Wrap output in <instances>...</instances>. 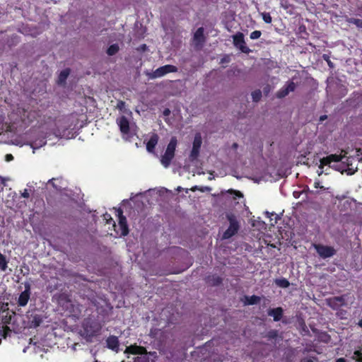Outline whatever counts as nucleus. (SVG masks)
<instances>
[{
	"label": "nucleus",
	"mask_w": 362,
	"mask_h": 362,
	"mask_svg": "<svg viewBox=\"0 0 362 362\" xmlns=\"http://www.w3.org/2000/svg\"><path fill=\"white\" fill-rule=\"evenodd\" d=\"M351 358L356 362H362V348L355 350L351 356Z\"/></svg>",
	"instance_id": "27"
},
{
	"label": "nucleus",
	"mask_w": 362,
	"mask_h": 362,
	"mask_svg": "<svg viewBox=\"0 0 362 362\" xmlns=\"http://www.w3.org/2000/svg\"><path fill=\"white\" fill-rule=\"evenodd\" d=\"M314 247L318 255L323 259L331 257L336 253L334 248L331 246L317 244L315 245Z\"/></svg>",
	"instance_id": "8"
},
{
	"label": "nucleus",
	"mask_w": 362,
	"mask_h": 362,
	"mask_svg": "<svg viewBox=\"0 0 362 362\" xmlns=\"http://www.w3.org/2000/svg\"><path fill=\"white\" fill-rule=\"evenodd\" d=\"M159 136L157 134L153 133L146 143V150L149 153H153L155 148L158 142Z\"/></svg>",
	"instance_id": "16"
},
{
	"label": "nucleus",
	"mask_w": 362,
	"mask_h": 362,
	"mask_svg": "<svg viewBox=\"0 0 362 362\" xmlns=\"http://www.w3.org/2000/svg\"><path fill=\"white\" fill-rule=\"evenodd\" d=\"M300 362H314V361L310 358H303L300 361Z\"/></svg>",
	"instance_id": "41"
},
{
	"label": "nucleus",
	"mask_w": 362,
	"mask_h": 362,
	"mask_svg": "<svg viewBox=\"0 0 362 362\" xmlns=\"http://www.w3.org/2000/svg\"><path fill=\"white\" fill-rule=\"evenodd\" d=\"M102 329V325L94 316H88L82 322V335L86 338L97 336Z\"/></svg>",
	"instance_id": "1"
},
{
	"label": "nucleus",
	"mask_w": 362,
	"mask_h": 362,
	"mask_svg": "<svg viewBox=\"0 0 362 362\" xmlns=\"http://www.w3.org/2000/svg\"><path fill=\"white\" fill-rule=\"evenodd\" d=\"M124 104L125 103L122 100H119L117 103V107L119 109V110H122L124 106Z\"/></svg>",
	"instance_id": "36"
},
{
	"label": "nucleus",
	"mask_w": 362,
	"mask_h": 362,
	"mask_svg": "<svg viewBox=\"0 0 362 362\" xmlns=\"http://www.w3.org/2000/svg\"><path fill=\"white\" fill-rule=\"evenodd\" d=\"M326 118H327L326 115L321 116L320 117V120L322 121V120L325 119Z\"/></svg>",
	"instance_id": "46"
},
{
	"label": "nucleus",
	"mask_w": 362,
	"mask_h": 362,
	"mask_svg": "<svg viewBox=\"0 0 362 362\" xmlns=\"http://www.w3.org/2000/svg\"><path fill=\"white\" fill-rule=\"evenodd\" d=\"M238 146V144H233V147L236 148Z\"/></svg>",
	"instance_id": "50"
},
{
	"label": "nucleus",
	"mask_w": 362,
	"mask_h": 362,
	"mask_svg": "<svg viewBox=\"0 0 362 362\" xmlns=\"http://www.w3.org/2000/svg\"><path fill=\"white\" fill-rule=\"evenodd\" d=\"M275 284L281 288H288L290 286L289 281L285 278L276 279Z\"/></svg>",
	"instance_id": "23"
},
{
	"label": "nucleus",
	"mask_w": 362,
	"mask_h": 362,
	"mask_svg": "<svg viewBox=\"0 0 362 362\" xmlns=\"http://www.w3.org/2000/svg\"><path fill=\"white\" fill-rule=\"evenodd\" d=\"M261 16L262 17L263 21L266 23H272V16H271L269 13L263 12V13H261Z\"/></svg>",
	"instance_id": "30"
},
{
	"label": "nucleus",
	"mask_w": 362,
	"mask_h": 362,
	"mask_svg": "<svg viewBox=\"0 0 362 362\" xmlns=\"http://www.w3.org/2000/svg\"><path fill=\"white\" fill-rule=\"evenodd\" d=\"M146 47V45H142V49H145Z\"/></svg>",
	"instance_id": "48"
},
{
	"label": "nucleus",
	"mask_w": 362,
	"mask_h": 362,
	"mask_svg": "<svg viewBox=\"0 0 362 362\" xmlns=\"http://www.w3.org/2000/svg\"><path fill=\"white\" fill-rule=\"evenodd\" d=\"M341 153H344L343 154L341 153L339 155L330 154L326 157L321 158L320 160L319 168L322 170L324 168V166L330 165L331 163H332V162H335V163L340 162L344 158H346V163L347 166L351 165V164L349 163L350 158L346 156L347 152L345 151H341Z\"/></svg>",
	"instance_id": "3"
},
{
	"label": "nucleus",
	"mask_w": 362,
	"mask_h": 362,
	"mask_svg": "<svg viewBox=\"0 0 362 362\" xmlns=\"http://www.w3.org/2000/svg\"><path fill=\"white\" fill-rule=\"evenodd\" d=\"M119 50V47L117 44L111 45L107 49V54L109 56H113L117 54Z\"/></svg>",
	"instance_id": "25"
},
{
	"label": "nucleus",
	"mask_w": 362,
	"mask_h": 362,
	"mask_svg": "<svg viewBox=\"0 0 362 362\" xmlns=\"http://www.w3.org/2000/svg\"><path fill=\"white\" fill-rule=\"evenodd\" d=\"M106 346L109 349L118 351L119 346L118 338L115 335L109 336L106 339Z\"/></svg>",
	"instance_id": "15"
},
{
	"label": "nucleus",
	"mask_w": 362,
	"mask_h": 362,
	"mask_svg": "<svg viewBox=\"0 0 362 362\" xmlns=\"http://www.w3.org/2000/svg\"><path fill=\"white\" fill-rule=\"evenodd\" d=\"M327 62H328L329 66H332V62L330 61H328Z\"/></svg>",
	"instance_id": "47"
},
{
	"label": "nucleus",
	"mask_w": 362,
	"mask_h": 362,
	"mask_svg": "<svg viewBox=\"0 0 362 362\" xmlns=\"http://www.w3.org/2000/svg\"><path fill=\"white\" fill-rule=\"evenodd\" d=\"M202 144V139L199 133H197L194 136L192 148L189 154V160L191 161L196 160L199 156V151Z\"/></svg>",
	"instance_id": "7"
},
{
	"label": "nucleus",
	"mask_w": 362,
	"mask_h": 362,
	"mask_svg": "<svg viewBox=\"0 0 362 362\" xmlns=\"http://www.w3.org/2000/svg\"><path fill=\"white\" fill-rule=\"evenodd\" d=\"M104 216H105V218L107 221L108 220L107 218H109V219H110V220H111V221L112 220V218H111V216H110L109 214H107V213H106V214L104 215Z\"/></svg>",
	"instance_id": "40"
},
{
	"label": "nucleus",
	"mask_w": 362,
	"mask_h": 362,
	"mask_svg": "<svg viewBox=\"0 0 362 362\" xmlns=\"http://www.w3.org/2000/svg\"><path fill=\"white\" fill-rule=\"evenodd\" d=\"M5 160L7 162H10L13 160V156H12V154H10V153L6 154L5 156Z\"/></svg>",
	"instance_id": "34"
},
{
	"label": "nucleus",
	"mask_w": 362,
	"mask_h": 362,
	"mask_svg": "<svg viewBox=\"0 0 362 362\" xmlns=\"http://www.w3.org/2000/svg\"><path fill=\"white\" fill-rule=\"evenodd\" d=\"M24 286H25V290L23 292H21V293L20 294V296L18 298V301H17L18 305L21 306V307H24L28 304V300L30 297V293H30V289H31L30 284L29 283H25Z\"/></svg>",
	"instance_id": "10"
},
{
	"label": "nucleus",
	"mask_w": 362,
	"mask_h": 362,
	"mask_svg": "<svg viewBox=\"0 0 362 362\" xmlns=\"http://www.w3.org/2000/svg\"><path fill=\"white\" fill-rule=\"evenodd\" d=\"M43 322V318L41 315H32L30 317V323L32 327L36 328L39 327Z\"/></svg>",
	"instance_id": "21"
},
{
	"label": "nucleus",
	"mask_w": 362,
	"mask_h": 362,
	"mask_svg": "<svg viewBox=\"0 0 362 362\" xmlns=\"http://www.w3.org/2000/svg\"><path fill=\"white\" fill-rule=\"evenodd\" d=\"M124 353L132 355H146L148 354L146 347L136 345V344L127 346Z\"/></svg>",
	"instance_id": "14"
},
{
	"label": "nucleus",
	"mask_w": 362,
	"mask_h": 362,
	"mask_svg": "<svg viewBox=\"0 0 362 362\" xmlns=\"http://www.w3.org/2000/svg\"><path fill=\"white\" fill-rule=\"evenodd\" d=\"M177 144V138L175 136H173L167 146L164 154L160 158V163L165 168H168L172 160L174 158Z\"/></svg>",
	"instance_id": "2"
},
{
	"label": "nucleus",
	"mask_w": 362,
	"mask_h": 362,
	"mask_svg": "<svg viewBox=\"0 0 362 362\" xmlns=\"http://www.w3.org/2000/svg\"><path fill=\"white\" fill-rule=\"evenodd\" d=\"M206 283L212 286H219L222 284L223 279L216 274L209 275L206 279Z\"/></svg>",
	"instance_id": "18"
},
{
	"label": "nucleus",
	"mask_w": 362,
	"mask_h": 362,
	"mask_svg": "<svg viewBox=\"0 0 362 362\" xmlns=\"http://www.w3.org/2000/svg\"><path fill=\"white\" fill-rule=\"evenodd\" d=\"M260 297L252 295V296H245L243 300L244 305H252L259 303Z\"/></svg>",
	"instance_id": "20"
},
{
	"label": "nucleus",
	"mask_w": 362,
	"mask_h": 362,
	"mask_svg": "<svg viewBox=\"0 0 362 362\" xmlns=\"http://www.w3.org/2000/svg\"><path fill=\"white\" fill-rule=\"evenodd\" d=\"M56 182H58L59 183L62 182V179L59 178H52L49 180L48 183L51 184L52 187L56 189L57 191H62L63 189V187L61 185H56Z\"/></svg>",
	"instance_id": "26"
},
{
	"label": "nucleus",
	"mask_w": 362,
	"mask_h": 362,
	"mask_svg": "<svg viewBox=\"0 0 362 362\" xmlns=\"http://www.w3.org/2000/svg\"><path fill=\"white\" fill-rule=\"evenodd\" d=\"M262 33L260 30H255L250 33V37L252 40H256L261 37Z\"/></svg>",
	"instance_id": "31"
},
{
	"label": "nucleus",
	"mask_w": 362,
	"mask_h": 362,
	"mask_svg": "<svg viewBox=\"0 0 362 362\" xmlns=\"http://www.w3.org/2000/svg\"><path fill=\"white\" fill-rule=\"evenodd\" d=\"M177 71V67L171 65V64H167L162 66L158 69H156L155 71H153L152 74L150 75L151 78H160L163 76H165L167 74L169 73H175Z\"/></svg>",
	"instance_id": "6"
},
{
	"label": "nucleus",
	"mask_w": 362,
	"mask_h": 362,
	"mask_svg": "<svg viewBox=\"0 0 362 362\" xmlns=\"http://www.w3.org/2000/svg\"><path fill=\"white\" fill-rule=\"evenodd\" d=\"M140 361H144L145 362H148V358H146V356L144 357H136L134 359V362H140Z\"/></svg>",
	"instance_id": "32"
},
{
	"label": "nucleus",
	"mask_w": 362,
	"mask_h": 362,
	"mask_svg": "<svg viewBox=\"0 0 362 362\" xmlns=\"http://www.w3.org/2000/svg\"><path fill=\"white\" fill-rule=\"evenodd\" d=\"M270 91V86L269 85H267L266 87L264 88V92L266 93H268Z\"/></svg>",
	"instance_id": "39"
},
{
	"label": "nucleus",
	"mask_w": 362,
	"mask_h": 362,
	"mask_svg": "<svg viewBox=\"0 0 362 362\" xmlns=\"http://www.w3.org/2000/svg\"><path fill=\"white\" fill-rule=\"evenodd\" d=\"M119 218V226L121 230V235L126 236L128 235L129 230L127 225L126 217L123 215V211L121 209L117 210Z\"/></svg>",
	"instance_id": "13"
},
{
	"label": "nucleus",
	"mask_w": 362,
	"mask_h": 362,
	"mask_svg": "<svg viewBox=\"0 0 362 362\" xmlns=\"http://www.w3.org/2000/svg\"><path fill=\"white\" fill-rule=\"evenodd\" d=\"M327 305L333 310H338L346 305L345 296H334L327 300Z\"/></svg>",
	"instance_id": "9"
},
{
	"label": "nucleus",
	"mask_w": 362,
	"mask_h": 362,
	"mask_svg": "<svg viewBox=\"0 0 362 362\" xmlns=\"http://www.w3.org/2000/svg\"><path fill=\"white\" fill-rule=\"evenodd\" d=\"M233 45L238 48L243 53L249 54L251 49L246 45L244 35L240 32H238L233 36Z\"/></svg>",
	"instance_id": "5"
},
{
	"label": "nucleus",
	"mask_w": 362,
	"mask_h": 362,
	"mask_svg": "<svg viewBox=\"0 0 362 362\" xmlns=\"http://www.w3.org/2000/svg\"><path fill=\"white\" fill-rule=\"evenodd\" d=\"M267 313L269 316L273 317L274 321L278 322L283 317L284 310L281 307H278L269 309Z\"/></svg>",
	"instance_id": "17"
},
{
	"label": "nucleus",
	"mask_w": 362,
	"mask_h": 362,
	"mask_svg": "<svg viewBox=\"0 0 362 362\" xmlns=\"http://www.w3.org/2000/svg\"><path fill=\"white\" fill-rule=\"evenodd\" d=\"M170 114V110L168 108H166L163 110V115L168 116Z\"/></svg>",
	"instance_id": "38"
},
{
	"label": "nucleus",
	"mask_w": 362,
	"mask_h": 362,
	"mask_svg": "<svg viewBox=\"0 0 362 362\" xmlns=\"http://www.w3.org/2000/svg\"><path fill=\"white\" fill-rule=\"evenodd\" d=\"M335 362H346V361L344 358H339L337 359Z\"/></svg>",
	"instance_id": "42"
},
{
	"label": "nucleus",
	"mask_w": 362,
	"mask_h": 362,
	"mask_svg": "<svg viewBox=\"0 0 362 362\" xmlns=\"http://www.w3.org/2000/svg\"><path fill=\"white\" fill-rule=\"evenodd\" d=\"M95 362H98L97 361H95Z\"/></svg>",
	"instance_id": "51"
},
{
	"label": "nucleus",
	"mask_w": 362,
	"mask_h": 362,
	"mask_svg": "<svg viewBox=\"0 0 362 362\" xmlns=\"http://www.w3.org/2000/svg\"><path fill=\"white\" fill-rule=\"evenodd\" d=\"M156 331V329H155V330L151 329V332H150V336L153 337L156 334V333H155Z\"/></svg>",
	"instance_id": "44"
},
{
	"label": "nucleus",
	"mask_w": 362,
	"mask_h": 362,
	"mask_svg": "<svg viewBox=\"0 0 362 362\" xmlns=\"http://www.w3.org/2000/svg\"><path fill=\"white\" fill-rule=\"evenodd\" d=\"M314 187L316 189H317V188H321V189L323 188V187L320 185V182L319 181L315 182Z\"/></svg>",
	"instance_id": "37"
},
{
	"label": "nucleus",
	"mask_w": 362,
	"mask_h": 362,
	"mask_svg": "<svg viewBox=\"0 0 362 362\" xmlns=\"http://www.w3.org/2000/svg\"><path fill=\"white\" fill-rule=\"evenodd\" d=\"M277 335V332L275 330H272L269 332L268 336L269 338H274Z\"/></svg>",
	"instance_id": "33"
},
{
	"label": "nucleus",
	"mask_w": 362,
	"mask_h": 362,
	"mask_svg": "<svg viewBox=\"0 0 362 362\" xmlns=\"http://www.w3.org/2000/svg\"><path fill=\"white\" fill-rule=\"evenodd\" d=\"M296 88V85L293 81H288L276 93V98H284L291 92H293Z\"/></svg>",
	"instance_id": "11"
},
{
	"label": "nucleus",
	"mask_w": 362,
	"mask_h": 362,
	"mask_svg": "<svg viewBox=\"0 0 362 362\" xmlns=\"http://www.w3.org/2000/svg\"><path fill=\"white\" fill-rule=\"evenodd\" d=\"M347 22L350 24L355 25L358 28H362V19L349 18L347 19Z\"/></svg>",
	"instance_id": "28"
},
{
	"label": "nucleus",
	"mask_w": 362,
	"mask_h": 362,
	"mask_svg": "<svg viewBox=\"0 0 362 362\" xmlns=\"http://www.w3.org/2000/svg\"><path fill=\"white\" fill-rule=\"evenodd\" d=\"M322 173H323V171H322V170H321L320 172H319V173H318V175H321L322 174Z\"/></svg>",
	"instance_id": "49"
},
{
	"label": "nucleus",
	"mask_w": 362,
	"mask_h": 362,
	"mask_svg": "<svg viewBox=\"0 0 362 362\" xmlns=\"http://www.w3.org/2000/svg\"><path fill=\"white\" fill-rule=\"evenodd\" d=\"M228 61H229L228 59H226V57H223V59H221V63L228 62Z\"/></svg>",
	"instance_id": "43"
},
{
	"label": "nucleus",
	"mask_w": 362,
	"mask_h": 362,
	"mask_svg": "<svg viewBox=\"0 0 362 362\" xmlns=\"http://www.w3.org/2000/svg\"><path fill=\"white\" fill-rule=\"evenodd\" d=\"M117 125L119 127V130L122 135H128L130 132L129 122L128 119L122 115L118 117L116 120Z\"/></svg>",
	"instance_id": "12"
},
{
	"label": "nucleus",
	"mask_w": 362,
	"mask_h": 362,
	"mask_svg": "<svg viewBox=\"0 0 362 362\" xmlns=\"http://www.w3.org/2000/svg\"><path fill=\"white\" fill-rule=\"evenodd\" d=\"M8 261L7 260L5 255L0 252V269L1 271H6L8 267Z\"/></svg>",
	"instance_id": "24"
},
{
	"label": "nucleus",
	"mask_w": 362,
	"mask_h": 362,
	"mask_svg": "<svg viewBox=\"0 0 362 362\" xmlns=\"http://www.w3.org/2000/svg\"><path fill=\"white\" fill-rule=\"evenodd\" d=\"M21 196L24 198H28L30 197V194L28 189H25L23 192L21 194Z\"/></svg>",
	"instance_id": "35"
},
{
	"label": "nucleus",
	"mask_w": 362,
	"mask_h": 362,
	"mask_svg": "<svg viewBox=\"0 0 362 362\" xmlns=\"http://www.w3.org/2000/svg\"><path fill=\"white\" fill-rule=\"evenodd\" d=\"M358 325L360 327H362V319H361L358 322Z\"/></svg>",
	"instance_id": "45"
},
{
	"label": "nucleus",
	"mask_w": 362,
	"mask_h": 362,
	"mask_svg": "<svg viewBox=\"0 0 362 362\" xmlns=\"http://www.w3.org/2000/svg\"><path fill=\"white\" fill-rule=\"evenodd\" d=\"M69 74H70L69 69H65L62 70L58 76V83L62 84V83H65Z\"/></svg>",
	"instance_id": "22"
},
{
	"label": "nucleus",
	"mask_w": 362,
	"mask_h": 362,
	"mask_svg": "<svg viewBox=\"0 0 362 362\" xmlns=\"http://www.w3.org/2000/svg\"><path fill=\"white\" fill-rule=\"evenodd\" d=\"M194 41L196 44L202 45L205 41L204 35V28H199L194 34Z\"/></svg>",
	"instance_id": "19"
},
{
	"label": "nucleus",
	"mask_w": 362,
	"mask_h": 362,
	"mask_svg": "<svg viewBox=\"0 0 362 362\" xmlns=\"http://www.w3.org/2000/svg\"><path fill=\"white\" fill-rule=\"evenodd\" d=\"M226 217L228 221H229V226L227 228V230L223 233L222 236V238L225 240L229 239L233 235H235L240 228L239 222L234 214H227Z\"/></svg>",
	"instance_id": "4"
},
{
	"label": "nucleus",
	"mask_w": 362,
	"mask_h": 362,
	"mask_svg": "<svg viewBox=\"0 0 362 362\" xmlns=\"http://www.w3.org/2000/svg\"><path fill=\"white\" fill-rule=\"evenodd\" d=\"M252 98L254 102H259L262 98V92L260 90H255L252 92Z\"/></svg>",
	"instance_id": "29"
}]
</instances>
